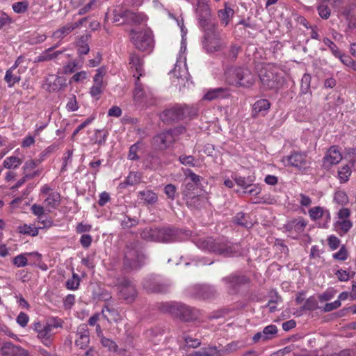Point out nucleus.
Instances as JSON below:
<instances>
[{
	"label": "nucleus",
	"instance_id": "1",
	"mask_svg": "<svg viewBox=\"0 0 356 356\" xmlns=\"http://www.w3.org/2000/svg\"><path fill=\"white\" fill-rule=\"evenodd\" d=\"M196 246L204 251L213 252L223 257H236L242 254L240 244L233 243L227 238H200L195 242Z\"/></svg>",
	"mask_w": 356,
	"mask_h": 356
},
{
	"label": "nucleus",
	"instance_id": "2",
	"mask_svg": "<svg viewBox=\"0 0 356 356\" xmlns=\"http://www.w3.org/2000/svg\"><path fill=\"white\" fill-rule=\"evenodd\" d=\"M186 40H181L180 51L177 62L174 69L170 73L172 83L176 87H178L179 90H181L182 88H188L191 83L190 81V74L186 65Z\"/></svg>",
	"mask_w": 356,
	"mask_h": 356
},
{
	"label": "nucleus",
	"instance_id": "3",
	"mask_svg": "<svg viewBox=\"0 0 356 356\" xmlns=\"http://www.w3.org/2000/svg\"><path fill=\"white\" fill-rule=\"evenodd\" d=\"M259 78L262 90H277L283 83V76L280 70L275 65L268 63L263 65L259 71Z\"/></svg>",
	"mask_w": 356,
	"mask_h": 356
},
{
	"label": "nucleus",
	"instance_id": "4",
	"mask_svg": "<svg viewBox=\"0 0 356 356\" xmlns=\"http://www.w3.org/2000/svg\"><path fill=\"white\" fill-rule=\"evenodd\" d=\"M225 81L230 86L236 87H251L255 82V77L248 68L230 67L225 73Z\"/></svg>",
	"mask_w": 356,
	"mask_h": 356
},
{
	"label": "nucleus",
	"instance_id": "5",
	"mask_svg": "<svg viewBox=\"0 0 356 356\" xmlns=\"http://www.w3.org/2000/svg\"><path fill=\"white\" fill-rule=\"evenodd\" d=\"M159 309L164 313H169L184 321H193L198 318L199 312L195 308L181 302H167L159 306Z\"/></svg>",
	"mask_w": 356,
	"mask_h": 356
},
{
	"label": "nucleus",
	"instance_id": "6",
	"mask_svg": "<svg viewBox=\"0 0 356 356\" xmlns=\"http://www.w3.org/2000/svg\"><path fill=\"white\" fill-rule=\"evenodd\" d=\"M140 236L147 241L172 243L176 241L177 232L169 227H146Z\"/></svg>",
	"mask_w": 356,
	"mask_h": 356
},
{
	"label": "nucleus",
	"instance_id": "7",
	"mask_svg": "<svg viewBox=\"0 0 356 356\" xmlns=\"http://www.w3.org/2000/svg\"><path fill=\"white\" fill-rule=\"evenodd\" d=\"M130 38L134 47L139 51L150 53L154 47L153 33L149 29L131 30Z\"/></svg>",
	"mask_w": 356,
	"mask_h": 356
},
{
	"label": "nucleus",
	"instance_id": "8",
	"mask_svg": "<svg viewBox=\"0 0 356 356\" xmlns=\"http://www.w3.org/2000/svg\"><path fill=\"white\" fill-rule=\"evenodd\" d=\"M144 259L145 255L138 242H131L127 244L124 261L127 268L136 269L142 266Z\"/></svg>",
	"mask_w": 356,
	"mask_h": 356
},
{
	"label": "nucleus",
	"instance_id": "9",
	"mask_svg": "<svg viewBox=\"0 0 356 356\" xmlns=\"http://www.w3.org/2000/svg\"><path fill=\"white\" fill-rule=\"evenodd\" d=\"M205 36L203 47L207 53H213L221 51L225 47V42L220 37L219 31L215 26L204 31Z\"/></svg>",
	"mask_w": 356,
	"mask_h": 356
},
{
	"label": "nucleus",
	"instance_id": "10",
	"mask_svg": "<svg viewBox=\"0 0 356 356\" xmlns=\"http://www.w3.org/2000/svg\"><path fill=\"white\" fill-rule=\"evenodd\" d=\"M116 286L121 298L126 302L131 303L135 300L137 291L135 284L131 280L127 278L119 279Z\"/></svg>",
	"mask_w": 356,
	"mask_h": 356
},
{
	"label": "nucleus",
	"instance_id": "11",
	"mask_svg": "<svg viewBox=\"0 0 356 356\" xmlns=\"http://www.w3.org/2000/svg\"><path fill=\"white\" fill-rule=\"evenodd\" d=\"M189 115H191V112L188 106L176 105L165 110L161 115V119L164 122H172L184 119Z\"/></svg>",
	"mask_w": 356,
	"mask_h": 356
},
{
	"label": "nucleus",
	"instance_id": "12",
	"mask_svg": "<svg viewBox=\"0 0 356 356\" xmlns=\"http://www.w3.org/2000/svg\"><path fill=\"white\" fill-rule=\"evenodd\" d=\"M105 74L104 69L100 67L96 70V74L93 76V84L90 88L89 93L96 101L100 99L106 87V83L104 81Z\"/></svg>",
	"mask_w": 356,
	"mask_h": 356
},
{
	"label": "nucleus",
	"instance_id": "13",
	"mask_svg": "<svg viewBox=\"0 0 356 356\" xmlns=\"http://www.w3.org/2000/svg\"><path fill=\"white\" fill-rule=\"evenodd\" d=\"M176 131L175 129H170L158 134L152 139V145L158 149H165L175 140Z\"/></svg>",
	"mask_w": 356,
	"mask_h": 356
},
{
	"label": "nucleus",
	"instance_id": "14",
	"mask_svg": "<svg viewBox=\"0 0 356 356\" xmlns=\"http://www.w3.org/2000/svg\"><path fill=\"white\" fill-rule=\"evenodd\" d=\"M196 13L199 25L204 31L212 28L214 24L210 22L211 10L208 4L203 2H198L196 8Z\"/></svg>",
	"mask_w": 356,
	"mask_h": 356
},
{
	"label": "nucleus",
	"instance_id": "15",
	"mask_svg": "<svg viewBox=\"0 0 356 356\" xmlns=\"http://www.w3.org/2000/svg\"><path fill=\"white\" fill-rule=\"evenodd\" d=\"M339 16L348 22L349 29H356V0L337 10Z\"/></svg>",
	"mask_w": 356,
	"mask_h": 356
},
{
	"label": "nucleus",
	"instance_id": "16",
	"mask_svg": "<svg viewBox=\"0 0 356 356\" xmlns=\"http://www.w3.org/2000/svg\"><path fill=\"white\" fill-rule=\"evenodd\" d=\"M222 280L227 289L232 293L236 292L241 286L249 282V279L245 275L236 273L225 277Z\"/></svg>",
	"mask_w": 356,
	"mask_h": 356
},
{
	"label": "nucleus",
	"instance_id": "17",
	"mask_svg": "<svg viewBox=\"0 0 356 356\" xmlns=\"http://www.w3.org/2000/svg\"><path fill=\"white\" fill-rule=\"evenodd\" d=\"M285 165H290L298 169L306 168L308 164L307 155L303 153L293 152L282 159Z\"/></svg>",
	"mask_w": 356,
	"mask_h": 356
},
{
	"label": "nucleus",
	"instance_id": "18",
	"mask_svg": "<svg viewBox=\"0 0 356 356\" xmlns=\"http://www.w3.org/2000/svg\"><path fill=\"white\" fill-rule=\"evenodd\" d=\"M1 356H31L29 352L12 342L4 343L0 348Z\"/></svg>",
	"mask_w": 356,
	"mask_h": 356
},
{
	"label": "nucleus",
	"instance_id": "19",
	"mask_svg": "<svg viewBox=\"0 0 356 356\" xmlns=\"http://www.w3.org/2000/svg\"><path fill=\"white\" fill-rule=\"evenodd\" d=\"M74 343L81 349L86 348L90 343V331L86 324H81L75 333Z\"/></svg>",
	"mask_w": 356,
	"mask_h": 356
},
{
	"label": "nucleus",
	"instance_id": "20",
	"mask_svg": "<svg viewBox=\"0 0 356 356\" xmlns=\"http://www.w3.org/2000/svg\"><path fill=\"white\" fill-rule=\"evenodd\" d=\"M309 217L313 220H317L323 218L325 222L321 225L323 228H327L331 220L330 213L327 209L323 207L316 206L311 208L309 211Z\"/></svg>",
	"mask_w": 356,
	"mask_h": 356
},
{
	"label": "nucleus",
	"instance_id": "21",
	"mask_svg": "<svg viewBox=\"0 0 356 356\" xmlns=\"http://www.w3.org/2000/svg\"><path fill=\"white\" fill-rule=\"evenodd\" d=\"M45 85L48 92H56L66 87V79L64 76L50 74L46 78Z\"/></svg>",
	"mask_w": 356,
	"mask_h": 356
},
{
	"label": "nucleus",
	"instance_id": "22",
	"mask_svg": "<svg viewBox=\"0 0 356 356\" xmlns=\"http://www.w3.org/2000/svg\"><path fill=\"white\" fill-rule=\"evenodd\" d=\"M342 159L341 154L337 146H332L323 158V165L329 168L332 165L337 164Z\"/></svg>",
	"mask_w": 356,
	"mask_h": 356
},
{
	"label": "nucleus",
	"instance_id": "23",
	"mask_svg": "<svg viewBox=\"0 0 356 356\" xmlns=\"http://www.w3.org/2000/svg\"><path fill=\"white\" fill-rule=\"evenodd\" d=\"M134 99L136 102H141L145 98H147L151 95L149 88H145L144 85L140 82V77L137 76L135 81V88L134 90Z\"/></svg>",
	"mask_w": 356,
	"mask_h": 356
},
{
	"label": "nucleus",
	"instance_id": "24",
	"mask_svg": "<svg viewBox=\"0 0 356 356\" xmlns=\"http://www.w3.org/2000/svg\"><path fill=\"white\" fill-rule=\"evenodd\" d=\"M84 20V19H81L78 22L67 24L66 25L54 31L53 33V37L59 40L63 39L74 29L79 28L83 24Z\"/></svg>",
	"mask_w": 356,
	"mask_h": 356
},
{
	"label": "nucleus",
	"instance_id": "25",
	"mask_svg": "<svg viewBox=\"0 0 356 356\" xmlns=\"http://www.w3.org/2000/svg\"><path fill=\"white\" fill-rule=\"evenodd\" d=\"M229 95V92L226 88H216L209 89L204 95L203 99L208 101H213L217 99L226 98Z\"/></svg>",
	"mask_w": 356,
	"mask_h": 356
},
{
	"label": "nucleus",
	"instance_id": "26",
	"mask_svg": "<svg viewBox=\"0 0 356 356\" xmlns=\"http://www.w3.org/2000/svg\"><path fill=\"white\" fill-rule=\"evenodd\" d=\"M270 107V104L268 99H261L254 102L252 106V115L254 117L261 115L264 116Z\"/></svg>",
	"mask_w": 356,
	"mask_h": 356
},
{
	"label": "nucleus",
	"instance_id": "27",
	"mask_svg": "<svg viewBox=\"0 0 356 356\" xmlns=\"http://www.w3.org/2000/svg\"><path fill=\"white\" fill-rule=\"evenodd\" d=\"M184 199L187 206L191 209H199L202 207L204 198L199 195H193L190 192L183 191Z\"/></svg>",
	"mask_w": 356,
	"mask_h": 356
},
{
	"label": "nucleus",
	"instance_id": "28",
	"mask_svg": "<svg viewBox=\"0 0 356 356\" xmlns=\"http://www.w3.org/2000/svg\"><path fill=\"white\" fill-rule=\"evenodd\" d=\"M129 65L131 68H134L136 70V74H134V77H141L143 75V61L139 57V56L135 53H132L129 56Z\"/></svg>",
	"mask_w": 356,
	"mask_h": 356
},
{
	"label": "nucleus",
	"instance_id": "29",
	"mask_svg": "<svg viewBox=\"0 0 356 356\" xmlns=\"http://www.w3.org/2000/svg\"><path fill=\"white\" fill-rule=\"evenodd\" d=\"M233 222L247 229L251 228L254 225V221L251 217L248 214L243 212L236 213L233 218Z\"/></svg>",
	"mask_w": 356,
	"mask_h": 356
},
{
	"label": "nucleus",
	"instance_id": "30",
	"mask_svg": "<svg viewBox=\"0 0 356 356\" xmlns=\"http://www.w3.org/2000/svg\"><path fill=\"white\" fill-rule=\"evenodd\" d=\"M35 330H37L38 338L42 341V343L45 346H49L51 343L50 338L52 335V326L46 324L42 327H35Z\"/></svg>",
	"mask_w": 356,
	"mask_h": 356
},
{
	"label": "nucleus",
	"instance_id": "31",
	"mask_svg": "<svg viewBox=\"0 0 356 356\" xmlns=\"http://www.w3.org/2000/svg\"><path fill=\"white\" fill-rule=\"evenodd\" d=\"M154 283L156 284V288H152L149 286V281H148L145 284L149 289L153 290L154 293H166L170 290L172 286V284L170 281L163 280L159 277L157 282H154Z\"/></svg>",
	"mask_w": 356,
	"mask_h": 356
},
{
	"label": "nucleus",
	"instance_id": "32",
	"mask_svg": "<svg viewBox=\"0 0 356 356\" xmlns=\"http://www.w3.org/2000/svg\"><path fill=\"white\" fill-rule=\"evenodd\" d=\"M54 47H50L47 50L44 51L38 56L35 58V62H44L53 60L57 58L59 55L63 53V51H52Z\"/></svg>",
	"mask_w": 356,
	"mask_h": 356
},
{
	"label": "nucleus",
	"instance_id": "33",
	"mask_svg": "<svg viewBox=\"0 0 356 356\" xmlns=\"http://www.w3.org/2000/svg\"><path fill=\"white\" fill-rule=\"evenodd\" d=\"M335 230L340 236L348 233L353 227L350 220H337L334 224Z\"/></svg>",
	"mask_w": 356,
	"mask_h": 356
},
{
	"label": "nucleus",
	"instance_id": "34",
	"mask_svg": "<svg viewBox=\"0 0 356 356\" xmlns=\"http://www.w3.org/2000/svg\"><path fill=\"white\" fill-rule=\"evenodd\" d=\"M138 197L141 202L147 204H154L157 201V195L152 191H143L138 193Z\"/></svg>",
	"mask_w": 356,
	"mask_h": 356
},
{
	"label": "nucleus",
	"instance_id": "35",
	"mask_svg": "<svg viewBox=\"0 0 356 356\" xmlns=\"http://www.w3.org/2000/svg\"><path fill=\"white\" fill-rule=\"evenodd\" d=\"M220 351H218L216 346H209L199 350L193 351L188 356H220Z\"/></svg>",
	"mask_w": 356,
	"mask_h": 356
},
{
	"label": "nucleus",
	"instance_id": "36",
	"mask_svg": "<svg viewBox=\"0 0 356 356\" xmlns=\"http://www.w3.org/2000/svg\"><path fill=\"white\" fill-rule=\"evenodd\" d=\"M193 288L195 290L194 295L203 298H210L215 292L213 287L207 285H195Z\"/></svg>",
	"mask_w": 356,
	"mask_h": 356
},
{
	"label": "nucleus",
	"instance_id": "37",
	"mask_svg": "<svg viewBox=\"0 0 356 356\" xmlns=\"http://www.w3.org/2000/svg\"><path fill=\"white\" fill-rule=\"evenodd\" d=\"M141 181V175L137 172H131L126 177L125 180L120 183L121 188H126L129 186L138 184Z\"/></svg>",
	"mask_w": 356,
	"mask_h": 356
},
{
	"label": "nucleus",
	"instance_id": "38",
	"mask_svg": "<svg viewBox=\"0 0 356 356\" xmlns=\"http://www.w3.org/2000/svg\"><path fill=\"white\" fill-rule=\"evenodd\" d=\"M234 13V10L225 5V8L218 10V15L221 23L227 26L230 19L232 18Z\"/></svg>",
	"mask_w": 356,
	"mask_h": 356
},
{
	"label": "nucleus",
	"instance_id": "39",
	"mask_svg": "<svg viewBox=\"0 0 356 356\" xmlns=\"http://www.w3.org/2000/svg\"><path fill=\"white\" fill-rule=\"evenodd\" d=\"M60 194L54 192L49 195V196L44 200V206L49 209H55L60 204Z\"/></svg>",
	"mask_w": 356,
	"mask_h": 356
},
{
	"label": "nucleus",
	"instance_id": "40",
	"mask_svg": "<svg viewBox=\"0 0 356 356\" xmlns=\"http://www.w3.org/2000/svg\"><path fill=\"white\" fill-rule=\"evenodd\" d=\"M102 313L104 318H106L108 322L117 321L120 318L118 312L115 309L110 308L108 306L103 307Z\"/></svg>",
	"mask_w": 356,
	"mask_h": 356
},
{
	"label": "nucleus",
	"instance_id": "41",
	"mask_svg": "<svg viewBox=\"0 0 356 356\" xmlns=\"http://www.w3.org/2000/svg\"><path fill=\"white\" fill-rule=\"evenodd\" d=\"M312 77L309 74H305L301 79L300 92L302 95H307L309 99L311 94H309L310 90Z\"/></svg>",
	"mask_w": 356,
	"mask_h": 356
},
{
	"label": "nucleus",
	"instance_id": "42",
	"mask_svg": "<svg viewBox=\"0 0 356 356\" xmlns=\"http://www.w3.org/2000/svg\"><path fill=\"white\" fill-rule=\"evenodd\" d=\"M18 230L20 234L24 235L35 236L38 234V228H37L33 224H24L20 225L18 227Z\"/></svg>",
	"mask_w": 356,
	"mask_h": 356
},
{
	"label": "nucleus",
	"instance_id": "43",
	"mask_svg": "<svg viewBox=\"0 0 356 356\" xmlns=\"http://www.w3.org/2000/svg\"><path fill=\"white\" fill-rule=\"evenodd\" d=\"M124 15H128L127 23L132 22L136 24H139L146 21L147 19L146 16L143 13H135L130 10H128V12L125 13Z\"/></svg>",
	"mask_w": 356,
	"mask_h": 356
},
{
	"label": "nucleus",
	"instance_id": "44",
	"mask_svg": "<svg viewBox=\"0 0 356 356\" xmlns=\"http://www.w3.org/2000/svg\"><path fill=\"white\" fill-rule=\"evenodd\" d=\"M87 36H81L76 42L77 52L79 55H86L90 51V47L88 44Z\"/></svg>",
	"mask_w": 356,
	"mask_h": 356
},
{
	"label": "nucleus",
	"instance_id": "45",
	"mask_svg": "<svg viewBox=\"0 0 356 356\" xmlns=\"http://www.w3.org/2000/svg\"><path fill=\"white\" fill-rule=\"evenodd\" d=\"M22 163V160L15 156L7 157L3 161V166L7 169H15L18 168Z\"/></svg>",
	"mask_w": 356,
	"mask_h": 356
},
{
	"label": "nucleus",
	"instance_id": "46",
	"mask_svg": "<svg viewBox=\"0 0 356 356\" xmlns=\"http://www.w3.org/2000/svg\"><path fill=\"white\" fill-rule=\"evenodd\" d=\"M327 1L321 0L319 5L317 7L318 13L322 19H327L330 16L331 10L329 8Z\"/></svg>",
	"mask_w": 356,
	"mask_h": 356
},
{
	"label": "nucleus",
	"instance_id": "47",
	"mask_svg": "<svg viewBox=\"0 0 356 356\" xmlns=\"http://www.w3.org/2000/svg\"><path fill=\"white\" fill-rule=\"evenodd\" d=\"M351 175V170L348 165H343L338 170V177L341 183L346 182Z\"/></svg>",
	"mask_w": 356,
	"mask_h": 356
},
{
	"label": "nucleus",
	"instance_id": "48",
	"mask_svg": "<svg viewBox=\"0 0 356 356\" xmlns=\"http://www.w3.org/2000/svg\"><path fill=\"white\" fill-rule=\"evenodd\" d=\"M33 254V253H25L18 254L17 256L13 258V264L18 268L24 267L28 264V259L26 256L31 255Z\"/></svg>",
	"mask_w": 356,
	"mask_h": 356
},
{
	"label": "nucleus",
	"instance_id": "49",
	"mask_svg": "<svg viewBox=\"0 0 356 356\" xmlns=\"http://www.w3.org/2000/svg\"><path fill=\"white\" fill-rule=\"evenodd\" d=\"M79 276L76 273H73L72 277L67 280L65 285L67 289L76 290L79 288Z\"/></svg>",
	"mask_w": 356,
	"mask_h": 356
},
{
	"label": "nucleus",
	"instance_id": "50",
	"mask_svg": "<svg viewBox=\"0 0 356 356\" xmlns=\"http://www.w3.org/2000/svg\"><path fill=\"white\" fill-rule=\"evenodd\" d=\"M12 69H9L6 72L4 79L8 83V87L13 86L15 83L20 81L19 76L15 75Z\"/></svg>",
	"mask_w": 356,
	"mask_h": 356
},
{
	"label": "nucleus",
	"instance_id": "51",
	"mask_svg": "<svg viewBox=\"0 0 356 356\" xmlns=\"http://www.w3.org/2000/svg\"><path fill=\"white\" fill-rule=\"evenodd\" d=\"M127 12H128L127 10H115L113 11V22H119L120 24L127 23V19L128 17V15H124V13Z\"/></svg>",
	"mask_w": 356,
	"mask_h": 356
},
{
	"label": "nucleus",
	"instance_id": "52",
	"mask_svg": "<svg viewBox=\"0 0 356 356\" xmlns=\"http://www.w3.org/2000/svg\"><path fill=\"white\" fill-rule=\"evenodd\" d=\"M107 136V131L96 130L92 140H94L95 143L98 144L99 145H102L105 143Z\"/></svg>",
	"mask_w": 356,
	"mask_h": 356
},
{
	"label": "nucleus",
	"instance_id": "53",
	"mask_svg": "<svg viewBox=\"0 0 356 356\" xmlns=\"http://www.w3.org/2000/svg\"><path fill=\"white\" fill-rule=\"evenodd\" d=\"M47 38L46 35L34 33L29 38L28 42L31 45L38 44L43 42Z\"/></svg>",
	"mask_w": 356,
	"mask_h": 356
},
{
	"label": "nucleus",
	"instance_id": "54",
	"mask_svg": "<svg viewBox=\"0 0 356 356\" xmlns=\"http://www.w3.org/2000/svg\"><path fill=\"white\" fill-rule=\"evenodd\" d=\"M234 181L236 183V184L241 187H242L243 189H248L250 186H251V183L253 182V180L250 178H245L243 177H235Z\"/></svg>",
	"mask_w": 356,
	"mask_h": 356
},
{
	"label": "nucleus",
	"instance_id": "55",
	"mask_svg": "<svg viewBox=\"0 0 356 356\" xmlns=\"http://www.w3.org/2000/svg\"><path fill=\"white\" fill-rule=\"evenodd\" d=\"M277 332V328L275 325H270L265 327L263 330L264 340L272 339Z\"/></svg>",
	"mask_w": 356,
	"mask_h": 356
},
{
	"label": "nucleus",
	"instance_id": "56",
	"mask_svg": "<svg viewBox=\"0 0 356 356\" xmlns=\"http://www.w3.org/2000/svg\"><path fill=\"white\" fill-rule=\"evenodd\" d=\"M180 163L184 165L195 167L197 165V161L195 157L191 155H181L179 158Z\"/></svg>",
	"mask_w": 356,
	"mask_h": 356
},
{
	"label": "nucleus",
	"instance_id": "57",
	"mask_svg": "<svg viewBox=\"0 0 356 356\" xmlns=\"http://www.w3.org/2000/svg\"><path fill=\"white\" fill-rule=\"evenodd\" d=\"M99 6L97 5L95 0H90V1L88 3H86L82 8H79L78 14L79 15H84L92 10L96 9Z\"/></svg>",
	"mask_w": 356,
	"mask_h": 356
},
{
	"label": "nucleus",
	"instance_id": "58",
	"mask_svg": "<svg viewBox=\"0 0 356 356\" xmlns=\"http://www.w3.org/2000/svg\"><path fill=\"white\" fill-rule=\"evenodd\" d=\"M42 160L38 159V160H33L30 159L25 162L24 166H23V170L25 173H29V172L31 171L32 170L35 169L37 166L40 165Z\"/></svg>",
	"mask_w": 356,
	"mask_h": 356
},
{
	"label": "nucleus",
	"instance_id": "59",
	"mask_svg": "<svg viewBox=\"0 0 356 356\" xmlns=\"http://www.w3.org/2000/svg\"><path fill=\"white\" fill-rule=\"evenodd\" d=\"M348 251L344 245H342L339 250L332 254V257L339 261H345L348 259Z\"/></svg>",
	"mask_w": 356,
	"mask_h": 356
},
{
	"label": "nucleus",
	"instance_id": "60",
	"mask_svg": "<svg viewBox=\"0 0 356 356\" xmlns=\"http://www.w3.org/2000/svg\"><path fill=\"white\" fill-rule=\"evenodd\" d=\"M334 200L339 204H344L348 202V196L343 191H339L334 193Z\"/></svg>",
	"mask_w": 356,
	"mask_h": 356
},
{
	"label": "nucleus",
	"instance_id": "61",
	"mask_svg": "<svg viewBox=\"0 0 356 356\" xmlns=\"http://www.w3.org/2000/svg\"><path fill=\"white\" fill-rule=\"evenodd\" d=\"M306 222L304 220H293L289 224V227L294 229L297 232H302L306 227Z\"/></svg>",
	"mask_w": 356,
	"mask_h": 356
},
{
	"label": "nucleus",
	"instance_id": "62",
	"mask_svg": "<svg viewBox=\"0 0 356 356\" xmlns=\"http://www.w3.org/2000/svg\"><path fill=\"white\" fill-rule=\"evenodd\" d=\"M100 341L104 347L108 348L109 350L115 351L117 350L116 343L108 338H106L104 336L100 338Z\"/></svg>",
	"mask_w": 356,
	"mask_h": 356
},
{
	"label": "nucleus",
	"instance_id": "63",
	"mask_svg": "<svg viewBox=\"0 0 356 356\" xmlns=\"http://www.w3.org/2000/svg\"><path fill=\"white\" fill-rule=\"evenodd\" d=\"M37 219L38 222L42 225V226L40 227L39 228L50 227L53 225L52 220L49 218V216L46 213L37 217Z\"/></svg>",
	"mask_w": 356,
	"mask_h": 356
},
{
	"label": "nucleus",
	"instance_id": "64",
	"mask_svg": "<svg viewBox=\"0 0 356 356\" xmlns=\"http://www.w3.org/2000/svg\"><path fill=\"white\" fill-rule=\"evenodd\" d=\"M317 307L318 302L313 297H310L307 299L303 305V309L309 311L315 310L317 309Z\"/></svg>",
	"mask_w": 356,
	"mask_h": 356
}]
</instances>
